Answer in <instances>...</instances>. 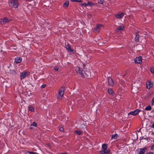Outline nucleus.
<instances>
[{
    "instance_id": "nucleus-27",
    "label": "nucleus",
    "mask_w": 154,
    "mask_h": 154,
    "mask_svg": "<svg viewBox=\"0 0 154 154\" xmlns=\"http://www.w3.org/2000/svg\"><path fill=\"white\" fill-rule=\"evenodd\" d=\"M81 6H85V7L88 6L87 3H83L82 4H81Z\"/></svg>"
},
{
    "instance_id": "nucleus-40",
    "label": "nucleus",
    "mask_w": 154,
    "mask_h": 154,
    "mask_svg": "<svg viewBox=\"0 0 154 154\" xmlns=\"http://www.w3.org/2000/svg\"><path fill=\"white\" fill-rule=\"evenodd\" d=\"M152 127L154 128V123L152 125Z\"/></svg>"
},
{
    "instance_id": "nucleus-34",
    "label": "nucleus",
    "mask_w": 154,
    "mask_h": 154,
    "mask_svg": "<svg viewBox=\"0 0 154 154\" xmlns=\"http://www.w3.org/2000/svg\"><path fill=\"white\" fill-rule=\"evenodd\" d=\"M45 87H46V85L45 84H43L41 86V87L42 88H45Z\"/></svg>"
},
{
    "instance_id": "nucleus-25",
    "label": "nucleus",
    "mask_w": 154,
    "mask_h": 154,
    "mask_svg": "<svg viewBox=\"0 0 154 154\" xmlns=\"http://www.w3.org/2000/svg\"><path fill=\"white\" fill-rule=\"evenodd\" d=\"M10 71L11 72V73L14 75L16 73V72H15V71L13 69H10Z\"/></svg>"
},
{
    "instance_id": "nucleus-30",
    "label": "nucleus",
    "mask_w": 154,
    "mask_h": 154,
    "mask_svg": "<svg viewBox=\"0 0 154 154\" xmlns=\"http://www.w3.org/2000/svg\"><path fill=\"white\" fill-rule=\"evenodd\" d=\"M98 2L101 4H103V0H100L98 1Z\"/></svg>"
},
{
    "instance_id": "nucleus-29",
    "label": "nucleus",
    "mask_w": 154,
    "mask_h": 154,
    "mask_svg": "<svg viewBox=\"0 0 154 154\" xmlns=\"http://www.w3.org/2000/svg\"><path fill=\"white\" fill-rule=\"evenodd\" d=\"M31 126H34L36 127L37 126V123L35 122H34L31 125Z\"/></svg>"
},
{
    "instance_id": "nucleus-32",
    "label": "nucleus",
    "mask_w": 154,
    "mask_h": 154,
    "mask_svg": "<svg viewBox=\"0 0 154 154\" xmlns=\"http://www.w3.org/2000/svg\"><path fill=\"white\" fill-rule=\"evenodd\" d=\"M83 68L84 69H86V64L85 63H83Z\"/></svg>"
},
{
    "instance_id": "nucleus-7",
    "label": "nucleus",
    "mask_w": 154,
    "mask_h": 154,
    "mask_svg": "<svg viewBox=\"0 0 154 154\" xmlns=\"http://www.w3.org/2000/svg\"><path fill=\"white\" fill-rule=\"evenodd\" d=\"M147 147H145L144 148H140L137 151L138 154H144L147 150Z\"/></svg>"
},
{
    "instance_id": "nucleus-4",
    "label": "nucleus",
    "mask_w": 154,
    "mask_h": 154,
    "mask_svg": "<svg viewBox=\"0 0 154 154\" xmlns=\"http://www.w3.org/2000/svg\"><path fill=\"white\" fill-rule=\"evenodd\" d=\"M77 70H78L77 71L78 73L80 74L84 78H86L88 77V75H87L85 73H83V70L82 68L78 67L77 68Z\"/></svg>"
},
{
    "instance_id": "nucleus-16",
    "label": "nucleus",
    "mask_w": 154,
    "mask_h": 154,
    "mask_svg": "<svg viewBox=\"0 0 154 154\" xmlns=\"http://www.w3.org/2000/svg\"><path fill=\"white\" fill-rule=\"evenodd\" d=\"M124 27L123 25L119 26V27L117 28L116 30V32H118L119 31L121 30H123L124 29Z\"/></svg>"
},
{
    "instance_id": "nucleus-36",
    "label": "nucleus",
    "mask_w": 154,
    "mask_h": 154,
    "mask_svg": "<svg viewBox=\"0 0 154 154\" xmlns=\"http://www.w3.org/2000/svg\"><path fill=\"white\" fill-rule=\"evenodd\" d=\"M151 150H153L154 149V145H152L151 146Z\"/></svg>"
},
{
    "instance_id": "nucleus-28",
    "label": "nucleus",
    "mask_w": 154,
    "mask_h": 154,
    "mask_svg": "<svg viewBox=\"0 0 154 154\" xmlns=\"http://www.w3.org/2000/svg\"><path fill=\"white\" fill-rule=\"evenodd\" d=\"M150 71L151 73L154 74V67L151 68Z\"/></svg>"
},
{
    "instance_id": "nucleus-5",
    "label": "nucleus",
    "mask_w": 154,
    "mask_h": 154,
    "mask_svg": "<svg viewBox=\"0 0 154 154\" xmlns=\"http://www.w3.org/2000/svg\"><path fill=\"white\" fill-rule=\"evenodd\" d=\"M29 75V72H28L23 71L21 73L20 77L21 80L24 79L25 77Z\"/></svg>"
},
{
    "instance_id": "nucleus-18",
    "label": "nucleus",
    "mask_w": 154,
    "mask_h": 154,
    "mask_svg": "<svg viewBox=\"0 0 154 154\" xmlns=\"http://www.w3.org/2000/svg\"><path fill=\"white\" fill-rule=\"evenodd\" d=\"M102 25H97L95 28V30L98 32L100 30V27Z\"/></svg>"
},
{
    "instance_id": "nucleus-45",
    "label": "nucleus",
    "mask_w": 154,
    "mask_h": 154,
    "mask_svg": "<svg viewBox=\"0 0 154 154\" xmlns=\"http://www.w3.org/2000/svg\"><path fill=\"white\" fill-rule=\"evenodd\" d=\"M153 11H154V10H153Z\"/></svg>"
},
{
    "instance_id": "nucleus-6",
    "label": "nucleus",
    "mask_w": 154,
    "mask_h": 154,
    "mask_svg": "<svg viewBox=\"0 0 154 154\" xmlns=\"http://www.w3.org/2000/svg\"><path fill=\"white\" fill-rule=\"evenodd\" d=\"M140 111L141 110H140L139 109H136L133 111L130 112L128 113V115L129 116L130 115H131L133 116H136L137 115Z\"/></svg>"
},
{
    "instance_id": "nucleus-44",
    "label": "nucleus",
    "mask_w": 154,
    "mask_h": 154,
    "mask_svg": "<svg viewBox=\"0 0 154 154\" xmlns=\"http://www.w3.org/2000/svg\"><path fill=\"white\" fill-rule=\"evenodd\" d=\"M153 142L154 143V140H153Z\"/></svg>"
},
{
    "instance_id": "nucleus-20",
    "label": "nucleus",
    "mask_w": 154,
    "mask_h": 154,
    "mask_svg": "<svg viewBox=\"0 0 154 154\" xmlns=\"http://www.w3.org/2000/svg\"><path fill=\"white\" fill-rule=\"evenodd\" d=\"M75 133L76 134L78 135H80L82 133V131L78 130L75 131Z\"/></svg>"
},
{
    "instance_id": "nucleus-3",
    "label": "nucleus",
    "mask_w": 154,
    "mask_h": 154,
    "mask_svg": "<svg viewBox=\"0 0 154 154\" xmlns=\"http://www.w3.org/2000/svg\"><path fill=\"white\" fill-rule=\"evenodd\" d=\"M11 20L7 17H5L3 19H0V23L1 24H4L6 23L10 22Z\"/></svg>"
},
{
    "instance_id": "nucleus-13",
    "label": "nucleus",
    "mask_w": 154,
    "mask_h": 154,
    "mask_svg": "<svg viewBox=\"0 0 154 154\" xmlns=\"http://www.w3.org/2000/svg\"><path fill=\"white\" fill-rule=\"evenodd\" d=\"M146 88L148 89H149L152 86V84L151 82H147L146 83Z\"/></svg>"
},
{
    "instance_id": "nucleus-14",
    "label": "nucleus",
    "mask_w": 154,
    "mask_h": 154,
    "mask_svg": "<svg viewBox=\"0 0 154 154\" xmlns=\"http://www.w3.org/2000/svg\"><path fill=\"white\" fill-rule=\"evenodd\" d=\"M139 37L140 35H139V33H136V36L135 37V39L137 42H139Z\"/></svg>"
},
{
    "instance_id": "nucleus-37",
    "label": "nucleus",
    "mask_w": 154,
    "mask_h": 154,
    "mask_svg": "<svg viewBox=\"0 0 154 154\" xmlns=\"http://www.w3.org/2000/svg\"><path fill=\"white\" fill-rule=\"evenodd\" d=\"M146 154H153L152 152H147Z\"/></svg>"
},
{
    "instance_id": "nucleus-9",
    "label": "nucleus",
    "mask_w": 154,
    "mask_h": 154,
    "mask_svg": "<svg viewBox=\"0 0 154 154\" xmlns=\"http://www.w3.org/2000/svg\"><path fill=\"white\" fill-rule=\"evenodd\" d=\"M107 79L109 85L111 86H113L114 85V82L112 78L110 77H108Z\"/></svg>"
},
{
    "instance_id": "nucleus-38",
    "label": "nucleus",
    "mask_w": 154,
    "mask_h": 154,
    "mask_svg": "<svg viewBox=\"0 0 154 154\" xmlns=\"http://www.w3.org/2000/svg\"><path fill=\"white\" fill-rule=\"evenodd\" d=\"M81 126H82V127L84 128H85V125H81Z\"/></svg>"
},
{
    "instance_id": "nucleus-1",
    "label": "nucleus",
    "mask_w": 154,
    "mask_h": 154,
    "mask_svg": "<svg viewBox=\"0 0 154 154\" xmlns=\"http://www.w3.org/2000/svg\"><path fill=\"white\" fill-rule=\"evenodd\" d=\"M19 0H8L9 6L15 8H17L19 5Z\"/></svg>"
},
{
    "instance_id": "nucleus-41",
    "label": "nucleus",
    "mask_w": 154,
    "mask_h": 154,
    "mask_svg": "<svg viewBox=\"0 0 154 154\" xmlns=\"http://www.w3.org/2000/svg\"><path fill=\"white\" fill-rule=\"evenodd\" d=\"M144 139L146 140H148V139L147 138H144Z\"/></svg>"
},
{
    "instance_id": "nucleus-10",
    "label": "nucleus",
    "mask_w": 154,
    "mask_h": 154,
    "mask_svg": "<svg viewBox=\"0 0 154 154\" xmlns=\"http://www.w3.org/2000/svg\"><path fill=\"white\" fill-rule=\"evenodd\" d=\"M124 13L123 12L118 13L117 14H116V17L118 18H121L124 16Z\"/></svg>"
},
{
    "instance_id": "nucleus-21",
    "label": "nucleus",
    "mask_w": 154,
    "mask_h": 154,
    "mask_svg": "<svg viewBox=\"0 0 154 154\" xmlns=\"http://www.w3.org/2000/svg\"><path fill=\"white\" fill-rule=\"evenodd\" d=\"M87 4H88V6H92L94 5H96L97 4L96 3L94 4L92 2H88L87 3Z\"/></svg>"
},
{
    "instance_id": "nucleus-8",
    "label": "nucleus",
    "mask_w": 154,
    "mask_h": 154,
    "mask_svg": "<svg viewBox=\"0 0 154 154\" xmlns=\"http://www.w3.org/2000/svg\"><path fill=\"white\" fill-rule=\"evenodd\" d=\"M134 62L136 63H140L142 61V58L141 56L137 57L134 59Z\"/></svg>"
},
{
    "instance_id": "nucleus-23",
    "label": "nucleus",
    "mask_w": 154,
    "mask_h": 154,
    "mask_svg": "<svg viewBox=\"0 0 154 154\" xmlns=\"http://www.w3.org/2000/svg\"><path fill=\"white\" fill-rule=\"evenodd\" d=\"M28 109L32 112H33L34 110V108L33 106H29Z\"/></svg>"
},
{
    "instance_id": "nucleus-12",
    "label": "nucleus",
    "mask_w": 154,
    "mask_h": 154,
    "mask_svg": "<svg viewBox=\"0 0 154 154\" xmlns=\"http://www.w3.org/2000/svg\"><path fill=\"white\" fill-rule=\"evenodd\" d=\"M66 48L68 51L71 52H72L73 51V49L71 48L70 45L69 44L66 45Z\"/></svg>"
},
{
    "instance_id": "nucleus-42",
    "label": "nucleus",
    "mask_w": 154,
    "mask_h": 154,
    "mask_svg": "<svg viewBox=\"0 0 154 154\" xmlns=\"http://www.w3.org/2000/svg\"><path fill=\"white\" fill-rule=\"evenodd\" d=\"M140 130L138 131V132H140Z\"/></svg>"
},
{
    "instance_id": "nucleus-24",
    "label": "nucleus",
    "mask_w": 154,
    "mask_h": 154,
    "mask_svg": "<svg viewBox=\"0 0 154 154\" xmlns=\"http://www.w3.org/2000/svg\"><path fill=\"white\" fill-rule=\"evenodd\" d=\"M118 134H115L113 135L112 136V139H116L118 137Z\"/></svg>"
},
{
    "instance_id": "nucleus-39",
    "label": "nucleus",
    "mask_w": 154,
    "mask_h": 154,
    "mask_svg": "<svg viewBox=\"0 0 154 154\" xmlns=\"http://www.w3.org/2000/svg\"><path fill=\"white\" fill-rule=\"evenodd\" d=\"M88 16L89 17H91V14H89L88 15Z\"/></svg>"
},
{
    "instance_id": "nucleus-2",
    "label": "nucleus",
    "mask_w": 154,
    "mask_h": 154,
    "mask_svg": "<svg viewBox=\"0 0 154 154\" xmlns=\"http://www.w3.org/2000/svg\"><path fill=\"white\" fill-rule=\"evenodd\" d=\"M64 88L63 87H61L59 90L58 97L59 99L61 98L64 94Z\"/></svg>"
},
{
    "instance_id": "nucleus-35",
    "label": "nucleus",
    "mask_w": 154,
    "mask_h": 154,
    "mask_svg": "<svg viewBox=\"0 0 154 154\" xmlns=\"http://www.w3.org/2000/svg\"><path fill=\"white\" fill-rule=\"evenodd\" d=\"M58 69H59V68L58 67H56L54 68V69L56 70V71H57L58 70Z\"/></svg>"
},
{
    "instance_id": "nucleus-26",
    "label": "nucleus",
    "mask_w": 154,
    "mask_h": 154,
    "mask_svg": "<svg viewBox=\"0 0 154 154\" xmlns=\"http://www.w3.org/2000/svg\"><path fill=\"white\" fill-rule=\"evenodd\" d=\"M108 92L109 94H112L113 93V91L111 89H109L108 90Z\"/></svg>"
},
{
    "instance_id": "nucleus-33",
    "label": "nucleus",
    "mask_w": 154,
    "mask_h": 154,
    "mask_svg": "<svg viewBox=\"0 0 154 154\" xmlns=\"http://www.w3.org/2000/svg\"><path fill=\"white\" fill-rule=\"evenodd\" d=\"M60 130L61 131H64V129L63 127H60Z\"/></svg>"
},
{
    "instance_id": "nucleus-11",
    "label": "nucleus",
    "mask_w": 154,
    "mask_h": 154,
    "mask_svg": "<svg viewBox=\"0 0 154 154\" xmlns=\"http://www.w3.org/2000/svg\"><path fill=\"white\" fill-rule=\"evenodd\" d=\"M15 62L16 63H20L22 61V59L20 57H17L15 59Z\"/></svg>"
},
{
    "instance_id": "nucleus-43",
    "label": "nucleus",
    "mask_w": 154,
    "mask_h": 154,
    "mask_svg": "<svg viewBox=\"0 0 154 154\" xmlns=\"http://www.w3.org/2000/svg\"><path fill=\"white\" fill-rule=\"evenodd\" d=\"M10 67V66H8V67L9 68V67Z\"/></svg>"
},
{
    "instance_id": "nucleus-15",
    "label": "nucleus",
    "mask_w": 154,
    "mask_h": 154,
    "mask_svg": "<svg viewBox=\"0 0 154 154\" xmlns=\"http://www.w3.org/2000/svg\"><path fill=\"white\" fill-rule=\"evenodd\" d=\"M110 152V150L109 149L106 150H102L100 151V154H108Z\"/></svg>"
},
{
    "instance_id": "nucleus-22",
    "label": "nucleus",
    "mask_w": 154,
    "mask_h": 154,
    "mask_svg": "<svg viewBox=\"0 0 154 154\" xmlns=\"http://www.w3.org/2000/svg\"><path fill=\"white\" fill-rule=\"evenodd\" d=\"M152 109V107L150 105H149L146 107L145 109V110H150Z\"/></svg>"
},
{
    "instance_id": "nucleus-19",
    "label": "nucleus",
    "mask_w": 154,
    "mask_h": 154,
    "mask_svg": "<svg viewBox=\"0 0 154 154\" xmlns=\"http://www.w3.org/2000/svg\"><path fill=\"white\" fill-rule=\"evenodd\" d=\"M107 148V145L106 144H103L102 145V149L103 150H106Z\"/></svg>"
},
{
    "instance_id": "nucleus-31",
    "label": "nucleus",
    "mask_w": 154,
    "mask_h": 154,
    "mask_svg": "<svg viewBox=\"0 0 154 154\" xmlns=\"http://www.w3.org/2000/svg\"><path fill=\"white\" fill-rule=\"evenodd\" d=\"M154 104V97H153L151 101V105H153Z\"/></svg>"
},
{
    "instance_id": "nucleus-17",
    "label": "nucleus",
    "mask_w": 154,
    "mask_h": 154,
    "mask_svg": "<svg viewBox=\"0 0 154 154\" xmlns=\"http://www.w3.org/2000/svg\"><path fill=\"white\" fill-rule=\"evenodd\" d=\"M69 5V2L68 1H66L63 4V6L65 8H67L68 7Z\"/></svg>"
}]
</instances>
